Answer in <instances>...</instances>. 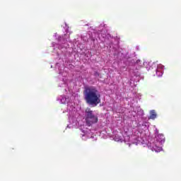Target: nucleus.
Listing matches in <instances>:
<instances>
[{
	"label": "nucleus",
	"instance_id": "nucleus-1",
	"mask_svg": "<svg viewBox=\"0 0 181 181\" xmlns=\"http://www.w3.org/2000/svg\"><path fill=\"white\" fill-rule=\"evenodd\" d=\"M92 37L90 34H86V36H83L82 39L84 42H88V39L92 40L93 42H98V39L100 42L105 43V47H107L110 53H112L115 57H119L122 56V53L119 51V41L117 37L111 36L108 33V26L104 23H100V25L97 27L93 33Z\"/></svg>",
	"mask_w": 181,
	"mask_h": 181
},
{
	"label": "nucleus",
	"instance_id": "nucleus-2",
	"mask_svg": "<svg viewBox=\"0 0 181 181\" xmlns=\"http://www.w3.org/2000/svg\"><path fill=\"white\" fill-rule=\"evenodd\" d=\"M66 33V34L64 35H59L57 33H54L53 35V37H54L57 42H52V47H53L52 54L56 56L59 62H64V60L67 62V57L70 54L67 40H69L71 32L67 28Z\"/></svg>",
	"mask_w": 181,
	"mask_h": 181
},
{
	"label": "nucleus",
	"instance_id": "nucleus-3",
	"mask_svg": "<svg viewBox=\"0 0 181 181\" xmlns=\"http://www.w3.org/2000/svg\"><path fill=\"white\" fill-rule=\"evenodd\" d=\"M69 122L67 128H79L81 131V138L83 141H87V139L92 138L94 139V134L91 129L85 127L84 122L80 120V115L76 107L73 106H69Z\"/></svg>",
	"mask_w": 181,
	"mask_h": 181
},
{
	"label": "nucleus",
	"instance_id": "nucleus-4",
	"mask_svg": "<svg viewBox=\"0 0 181 181\" xmlns=\"http://www.w3.org/2000/svg\"><path fill=\"white\" fill-rule=\"evenodd\" d=\"M67 68L64 67V65H62L60 63H57L55 65V70L58 71V86L62 87L65 90V93H69L71 94L73 92V82L67 80Z\"/></svg>",
	"mask_w": 181,
	"mask_h": 181
},
{
	"label": "nucleus",
	"instance_id": "nucleus-5",
	"mask_svg": "<svg viewBox=\"0 0 181 181\" xmlns=\"http://www.w3.org/2000/svg\"><path fill=\"white\" fill-rule=\"evenodd\" d=\"M84 100L88 105L97 107L101 103V95L95 86H85L83 90Z\"/></svg>",
	"mask_w": 181,
	"mask_h": 181
},
{
	"label": "nucleus",
	"instance_id": "nucleus-6",
	"mask_svg": "<svg viewBox=\"0 0 181 181\" xmlns=\"http://www.w3.org/2000/svg\"><path fill=\"white\" fill-rule=\"evenodd\" d=\"M123 141L125 144H127L129 146H131V144H134L135 145H138L141 144V145H145L146 144V139L142 138V131L139 132L138 135L136 134L132 135V136H123Z\"/></svg>",
	"mask_w": 181,
	"mask_h": 181
},
{
	"label": "nucleus",
	"instance_id": "nucleus-7",
	"mask_svg": "<svg viewBox=\"0 0 181 181\" xmlns=\"http://www.w3.org/2000/svg\"><path fill=\"white\" fill-rule=\"evenodd\" d=\"M163 144H165V136L163 134H158L156 135L154 139L148 143V146L154 152H160L162 147L160 145H163Z\"/></svg>",
	"mask_w": 181,
	"mask_h": 181
},
{
	"label": "nucleus",
	"instance_id": "nucleus-8",
	"mask_svg": "<svg viewBox=\"0 0 181 181\" xmlns=\"http://www.w3.org/2000/svg\"><path fill=\"white\" fill-rule=\"evenodd\" d=\"M85 121L83 122L85 128H87V126L91 127L93 124L98 122V116L95 112L86 109L85 111Z\"/></svg>",
	"mask_w": 181,
	"mask_h": 181
},
{
	"label": "nucleus",
	"instance_id": "nucleus-9",
	"mask_svg": "<svg viewBox=\"0 0 181 181\" xmlns=\"http://www.w3.org/2000/svg\"><path fill=\"white\" fill-rule=\"evenodd\" d=\"M148 66H146L147 70H151V69H156V74L157 77H162L163 76V70L165 69V66L160 64H158V62H154L151 66V63L148 64Z\"/></svg>",
	"mask_w": 181,
	"mask_h": 181
},
{
	"label": "nucleus",
	"instance_id": "nucleus-10",
	"mask_svg": "<svg viewBox=\"0 0 181 181\" xmlns=\"http://www.w3.org/2000/svg\"><path fill=\"white\" fill-rule=\"evenodd\" d=\"M57 101L60 103V104H67V111L69 112V106L74 107V103H73V100L71 98L67 95H60L57 98Z\"/></svg>",
	"mask_w": 181,
	"mask_h": 181
},
{
	"label": "nucleus",
	"instance_id": "nucleus-11",
	"mask_svg": "<svg viewBox=\"0 0 181 181\" xmlns=\"http://www.w3.org/2000/svg\"><path fill=\"white\" fill-rule=\"evenodd\" d=\"M112 139L116 142H124V136H122V133L119 132H113Z\"/></svg>",
	"mask_w": 181,
	"mask_h": 181
},
{
	"label": "nucleus",
	"instance_id": "nucleus-12",
	"mask_svg": "<svg viewBox=\"0 0 181 181\" xmlns=\"http://www.w3.org/2000/svg\"><path fill=\"white\" fill-rule=\"evenodd\" d=\"M137 128L138 129H141V131H146V129L149 128V122L146 121H139L137 124Z\"/></svg>",
	"mask_w": 181,
	"mask_h": 181
},
{
	"label": "nucleus",
	"instance_id": "nucleus-13",
	"mask_svg": "<svg viewBox=\"0 0 181 181\" xmlns=\"http://www.w3.org/2000/svg\"><path fill=\"white\" fill-rule=\"evenodd\" d=\"M132 115L133 117H139V118H141V117H144V110H142L141 109H138L137 110V112L136 111L132 112Z\"/></svg>",
	"mask_w": 181,
	"mask_h": 181
},
{
	"label": "nucleus",
	"instance_id": "nucleus-14",
	"mask_svg": "<svg viewBox=\"0 0 181 181\" xmlns=\"http://www.w3.org/2000/svg\"><path fill=\"white\" fill-rule=\"evenodd\" d=\"M158 117V114L155 110H152L150 111V115L148 117V119H156Z\"/></svg>",
	"mask_w": 181,
	"mask_h": 181
},
{
	"label": "nucleus",
	"instance_id": "nucleus-15",
	"mask_svg": "<svg viewBox=\"0 0 181 181\" xmlns=\"http://www.w3.org/2000/svg\"><path fill=\"white\" fill-rule=\"evenodd\" d=\"M139 78H140L139 74H136V75H134V76H132L130 78V81H134L136 83H138V81H139Z\"/></svg>",
	"mask_w": 181,
	"mask_h": 181
},
{
	"label": "nucleus",
	"instance_id": "nucleus-16",
	"mask_svg": "<svg viewBox=\"0 0 181 181\" xmlns=\"http://www.w3.org/2000/svg\"><path fill=\"white\" fill-rule=\"evenodd\" d=\"M131 62H136V64H138L139 67H142V62H141L140 59H132Z\"/></svg>",
	"mask_w": 181,
	"mask_h": 181
},
{
	"label": "nucleus",
	"instance_id": "nucleus-17",
	"mask_svg": "<svg viewBox=\"0 0 181 181\" xmlns=\"http://www.w3.org/2000/svg\"><path fill=\"white\" fill-rule=\"evenodd\" d=\"M143 64L144 66H146V64H148V62H144Z\"/></svg>",
	"mask_w": 181,
	"mask_h": 181
},
{
	"label": "nucleus",
	"instance_id": "nucleus-18",
	"mask_svg": "<svg viewBox=\"0 0 181 181\" xmlns=\"http://www.w3.org/2000/svg\"><path fill=\"white\" fill-rule=\"evenodd\" d=\"M95 76H99L98 73H95Z\"/></svg>",
	"mask_w": 181,
	"mask_h": 181
}]
</instances>
